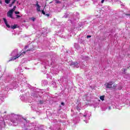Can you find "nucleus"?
Here are the masks:
<instances>
[{
	"instance_id": "1",
	"label": "nucleus",
	"mask_w": 130,
	"mask_h": 130,
	"mask_svg": "<svg viewBox=\"0 0 130 130\" xmlns=\"http://www.w3.org/2000/svg\"><path fill=\"white\" fill-rule=\"evenodd\" d=\"M112 85H113V82H110L105 84V86L106 88H112Z\"/></svg>"
},
{
	"instance_id": "2",
	"label": "nucleus",
	"mask_w": 130,
	"mask_h": 130,
	"mask_svg": "<svg viewBox=\"0 0 130 130\" xmlns=\"http://www.w3.org/2000/svg\"><path fill=\"white\" fill-rule=\"evenodd\" d=\"M13 12L11 10L8 12L7 16L8 17H10L11 19H15L14 17H13Z\"/></svg>"
},
{
	"instance_id": "3",
	"label": "nucleus",
	"mask_w": 130,
	"mask_h": 130,
	"mask_svg": "<svg viewBox=\"0 0 130 130\" xmlns=\"http://www.w3.org/2000/svg\"><path fill=\"white\" fill-rule=\"evenodd\" d=\"M3 20L4 21L5 23L6 24L7 27H8V28H10V25H9V24H8V21H7V19L6 18H4Z\"/></svg>"
},
{
	"instance_id": "4",
	"label": "nucleus",
	"mask_w": 130,
	"mask_h": 130,
	"mask_svg": "<svg viewBox=\"0 0 130 130\" xmlns=\"http://www.w3.org/2000/svg\"><path fill=\"white\" fill-rule=\"evenodd\" d=\"M37 11H38V12H40V6H39V5L38 4H37Z\"/></svg>"
},
{
	"instance_id": "5",
	"label": "nucleus",
	"mask_w": 130,
	"mask_h": 130,
	"mask_svg": "<svg viewBox=\"0 0 130 130\" xmlns=\"http://www.w3.org/2000/svg\"><path fill=\"white\" fill-rule=\"evenodd\" d=\"M12 29H16V28H18V25L14 24V25L11 26Z\"/></svg>"
},
{
	"instance_id": "6",
	"label": "nucleus",
	"mask_w": 130,
	"mask_h": 130,
	"mask_svg": "<svg viewBox=\"0 0 130 130\" xmlns=\"http://www.w3.org/2000/svg\"><path fill=\"white\" fill-rule=\"evenodd\" d=\"M21 54H18L14 58V59H16V58H18L19 57H20Z\"/></svg>"
},
{
	"instance_id": "7",
	"label": "nucleus",
	"mask_w": 130,
	"mask_h": 130,
	"mask_svg": "<svg viewBox=\"0 0 130 130\" xmlns=\"http://www.w3.org/2000/svg\"><path fill=\"white\" fill-rule=\"evenodd\" d=\"M100 99L102 100V101H104V96L102 95L100 97Z\"/></svg>"
},
{
	"instance_id": "8",
	"label": "nucleus",
	"mask_w": 130,
	"mask_h": 130,
	"mask_svg": "<svg viewBox=\"0 0 130 130\" xmlns=\"http://www.w3.org/2000/svg\"><path fill=\"white\" fill-rule=\"evenodd\" d=\"M16 7L14 6L13 7V8L12 9L10 10H11L13 12H15V11H16Z\"/></svg>"
},
{
	"instance_id": "9",
	"label": "nucleus",
	"mask_w": 130,
	"mask_h": 130,
	"mask_svg": "<svg viewBox=\"0 0 130 130\" xmlns=\"http://www.w3.org/2000/svg\"><path fill=\"white\" fill-rule=\"evenodd\" d=\"M6 4H10L11 0H5Z\"/></svg>"
},
{
	"instance_id": "10",
	"label": "nucleus",
	"mask_w": 130,
	"mask_h": 130,
	"mask_svg": "<svg viewBox=\"0 0 130 130\" xmlns=\"http://www.w3.org/2000/svg\"><path fill=\"white\" fill-rule=\"evenodd\" d=\"M15 14H16V15H18V14H20V12L18 11H15Z\"/></svg>"
},
{
	"instance_id": "11",
	"label": "nucleus",
	"mask_w": 130,
	"mask_h": 130,
	"mask_svg": "<svg viewBox=\"0 0 130 130\" xmlns=\"http://www.w3.org/2000/svg\"><path fill=\"white\" fill-rule=\"evenodd\" d=\"M56 4H60V2L58 1H56Z\"/></svg>"
},
{
	"instance_id": "12",
	"label": "nucleus",
	"mask_w": 130,
	"mask_h": 130,
	"mask_svg": "<svg viewBox=\"0 0 130 130\" xmlns=\"http://www.w3.org/2000/svg\"><path fill=\"white\" fill-rule=\"evenodd\" d=\"M35 18H34V17H32V18H31V20H32V21H33V22H34V21H35Z\"/></svg>"
},
{
	"instance_id": "13",
	"label": "nucleus",
	"mask_w": 130,
	"mask_h": 130,
	"mask_svg": "<svg viewBox=\"0 0 130 130\" xmlns=\"http://www.w3.org/2000/svg\"><path fill=\"white\" fill-rule=\"evenodd\" d=\"M42 14H43V15H45V12H44V10L42 11Z\"/></svg>"
},
{
	"instance_id": "14",
	"label": "nucleus",
	"mask_w": 130,
	"mask_h": 130,
	"mask_svg": "<svg viewBox=\"0 0 130 130\" xmlns=\"http://www.w3.org/2000/svg\"><path fill=\"white\" fill-rule=\"evenodd\" d=\"M16 18H21V16L17 15Z\"/></svg>"
},
{
	"instance_id": "15",
	"label": "nucleus",
	"mask_w": 130,
	"mask_h": 130,
	"mask_svg": "<svg viewBox=\"0 0 130 130\" xmlns=\"http://www.w3.org/2000/svg\"><path fill=\"white\" fill-rule=\"evenodd\" d=\"M16 1H17V0L13 1V2H12V5H13V4H15V3H16Z\"/></svg>"
},
{
	"instance_id": "16",
	"label": "nucleus",
	"mask_w": 130,
	"mask_h": 130,
	"mask_svg": "<svg viewBox=\"0 0 130 130\" xmlns=\"http://www.w3.org/2000/svg\"><path fill=\"white\" fill-rule=\"evenodd\" d=\"M91 36H87V38H90Z\"/></svg>"
},
{
	"instance_id": "17",
	"label": "nucleus",
	"mask_w": 130,
	"mask_h": 130,
	"mask_svg": "<svg viewBox=\"0 0 130 130\" xmlns=\"http://www.w3.org/2000/svg\"><path fill=\"white\" fill-rule=\"evenodd\" d=\"M104 1H105V0H102V4H103V3H104Z\"/></svg>"
},
{
	"instance_id": "18",
	"label": "nucleus",
	"mask_w": 130,
	"mask_h": 130,
	"mask_svg": "<svg viewBox=\"0 0 130 130\" xmlns=\"http://www.w3.org/2000/svg\"><path fill=\"white\" fill-rule=\"evenodd\" d=\"M61 105H63L64 104L63 103H61Z\"/></svg>"
},
{
	"instance_id": "19",
	"label": "nucleus",
	"mask_w": 130,
	"mask_h": 130,
	"mask_svg": "<svg viewBox=\"0 0 130 130\" xmlns=\"http://www.w3.org/2000/svg\"><path fill=\"white\" fill-rule=\"evenodd\" d=\"M46 16H49V14H46Z\"/></svg>"
}]
</instances>
